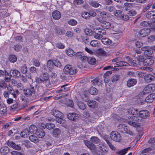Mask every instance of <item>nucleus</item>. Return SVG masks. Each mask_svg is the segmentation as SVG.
<instances>
[{
  "label": "nucleus",
  "mask_w": 155,
  "mask_h": 155,
  "mask_svg": "<svg viewBox=\"0 0 155 155\" xmlns=\"http://www.w3.org/2000/svg\"><path fill=\"white\" fill-rule=\"evenodd\" d=\"M63 71L64 73L67 74H74L77 72V70L70 65L65 66L64 68Z\"/></svg>",
  "instance_id": "1"
},
{
  "label": "nucleus",
  "mask_w": 155,
  "mask_h": 155,
  "mask_svg": "<svg viewBox=\"0 0 155 155\" xmlns=\"http://www.w3.org/2000/svg\"><path fill=\"white\" fill-rule=\"evenodd\" d=\"M99 21L101 23L103 28L106 29L113 30L114 28V24H111L110 22L105 20H99Z\"/></svg>",
  "instance_id": "2"
},
{
  "label": "nucleus",
  "mask_w": 155,
  "mask_h": 155,
  "mask_svg": "<svg viewBox=\"0 0 155 155\" xmlns=\"http://www.w3.org/2000/svg\"><path fill=\"white\" fill-rule=\"evenodd\" d=\"M139 118V117L136 114L135 116L131 115L129 116L128 117L129 120L128 123L131 126H134L136 124V122L140 120Z\"/></svg>",
  "instance_id": "3"
},
{
  "label": "nucleus",
  "mask_w": 155,
  "mask_h": 155,
  "mask_svg": "<svg viewBox=\"0 0 155 155\" xmlns=\"http://www.w3.org/2000/svg\"><path fill=\"white\" fill-rule=\"evenodd\" d=\"M111 139L114 141L119 142L121 140V137L119 133L117 131L112 132L110 134Z\"/></svg>",
  "instance_id": "4"
},
{
  "label": "nucleus",
  "mask_w": 155,
  "mask_h": 155,
  "mask_svg": "<svg viewBox=\"0 0 155 155\" xmlns=\"http://www.w3.org/2000/svg\"><path fill=\"white\" fill-rule=\"evenodd\" d=\"M23 93L25 95L28 97H31L35 93V89L33 87H31L23 90Z\"/></svg>",
  "instance_id": "5"
},
{
  "label": "nucleus",
  "mask_w": 155,
  "mask_h": 155,
  "mask_svg": "<svg viewBox=\"0 0 155 155\" xmlns=\"http://www.w3.org/2000/svg\"><path fill=\"white\" fill-rule=\"evenodd\" d=\"M7 111V107L5 104L0 103V114L4 116H6Z\"/></svg>",
  "instance_id": "6"
},
{
  "label": "nucleus",
  "mask_w": 155,
  "mask_h": 155,
  "mask_svg": "<svg viewBox=\"0 0 155 155\" xmlns=\"http://www.w3.org/2000/svg\"><path fill=\"white\" fill-rule=\"evenodd\" d=\"M151 31L149 28H144L140 30L138 33L139 35L141 37H144L148 35Z\"/></svg>",
  "instance_id": "7"
},
{
  "label": "nucleus",
  "mask_w": 155,
  "mask_h": 155,
  "mask_svg": "<svg viewBox=\"0 0 155 155\" xmlns=\"http://www.w3.org/2000/svg\"><path fill=\"white\" fill-rule=\"evenodd\" d=\"M139 116L142 118H147L150 116L149 112L147 110H143L139 112Z\"/></svg>",
  "instance_id": "8"
},
{
  "label": "nucleus",
  "mask_w": 155,
  "mask_h": 155,
  "mask_svg": "<svg viewBox=\"0 0 155 155\" xmlns=\"http://www.w3.org/2000/svg\"><path fill=\"white\" fill-rule=\"evenodd\" d=\"M40 78H41L45 82H48V85H46V86L50 87L49 85H50L49 81H48L49 79V77L48 74L47 73H42L40 76Z\"/></svg>",
  "instance_id": "9"
},
{
  "label": "nucleus",
  "mask_w": 155,
  "mask_h": 155,
  "mask_svg": "<svg viewBox=\"0 0 155 155\" xmlns=\"http://www.w3.org/2000/svg\"><path fill=\"white\" fill-rule=\"evenodd\" d=\"M10 74L11 77L15 78H18L21 76L20 72L16 70H11L10 71Z\"/></svg>",
  "instance_id": "10"
},
{
  "label": "nucleus",
  "mask_w": 155,
  "mask_h": 155,
  "mask_svg": "<svg viewBox=\"0 0 155 155\" xmlns=\"http://www.w3.org/2000/svg\"><path fill=\"white\" fill-rule=\"evenodd\" d=\"M51 114L57 118L58 117H63V114L60 111L56 109H53L52 110Z\"/></svg>",
  "instance_id": "11"
},
{
  "label": "nucleus",
  "mask_w": 155,
  "mask_h": 155,
  "mask_svg": "<svg viewBox=\"0 0 155 155\" xmlns=\"http://www.w3.org/2000/svg\"><path fill=\"white\" fill-rule=\"evenodd\" d=\"M8 145L11 146L12 148L18 150H19L21 149V147L18 145H16L13 141H8L7 143Z\"/></svg>",
  "instance_id": "12"
},
{
  "label": "nucleus",
  "mask_w": 155,
  "mask_h": 155,
  "mask_svg": "<svg viewBox=\"0 0 155 155\" xmlns=\"http://www.w3.org/2000/svg\"><path fill=\"white\" fill-rule=\"evenodd\" d=\"M53 60H49L47 63V67L48 69L50 71H52L54 67Z\"/></svg>",
  "instance_id": "13"
},
{
  "label": "nucleus",
  "mask_w": 155,
  "mask_h": 155,
  "mask_svg": "<svg viewBox=\"0 0 155 155\" xmlns=\"http://www.w3.org/2000/svg\"><path fill=\"white\" fill-rule=\"evenodd\" d=\"M137 81L134 79H130L127 81V86L128 87H130L133 86L136 84Z\"/></svg>",
  "instance_id": "14"
},
{
  "label": "nucleus",
  "mask_w": 155,
  "mask_h": 155,
  "mask_svg": "<svg viewBox=\"0 0 155 155\" xmlns=\"http://www.w3.org/2000/svg\"><path fill=\"white\" fill-rule=\"evenodd\" d=\"M67 117L69 119L73 121H75L78 118V115L74 113L68 114Z\"/></svg>",
  "instance_id": "15"
},
{
  "label": "nucleus",
  "mask_w": 155,
  "mask_h": 155,
  "mask_svg": "<svg viewBox=\"0 0 155 155\" xmlns=\"http://www.w3.org/2000/svg\"><path fill=\"white\" fill-rule=\"evenodd\" d=\"M84 143L87 147L91 150H94L95 148V145L90 141L85 140Z\"/></svg>",
  "instance_id": "16"
},
{
  "label": "nucleus",
  "mask_w": 155,
  "mask_h": 155,
  "mask_svg": "<svg viewBox=\"0 0 155 155\" xmlns=\"http://www.w3.org/2000/svg\"><path fill=\"white\" fill-rule=\"evenodd\" d=\"M153 60L151 58H148L144 60V64L145 66H150L152 65L154 63Z\"/></svg>",
  "instance_id": "17"
},
{
  "label": "nucleus",
  "mask_w": 155,
  "mask_h": 155,
  "mask_svg": "<svg viewBox=\"0 0 155 155\" xmlns=\"http://www.w3.org/2000/svg\"><path fill=\"white\" fill-rule=\"evenodd\" d=\"M154 79V77L151 74H146L144 77V80L147 83L153 81Z\"/></svg>",
  "instance_id": "18"
},
{
  "label": "nucleus",
  "mask_w": 155,
  "mask_h": 155,
  "mask_svg": "<svg viewBox=\"0 0 155 155\" xmlns=\"http://www.w3.org/2000/svg\"><path fill=\"white\" fill-rule=\"evenodd\" d=\"M52 16L54 19L58 20L61 17V15L59 11L56 10L53 12Z\"/></svg>",
  "instance_id": "19"
},
{
  "label": "nucleus",
  "mask_w": 155,
  "mask_h": 155,
  "mask_svg": "<svg viewBox=\"0 0 155 155\" xmlns=\"http://www.w3.org/2000/svg\"><path fill=\"white\" fill-rule=\"evenodd\" d=\"M155 98L154 94H151L148 96L145 99V101L147 103H151Z\"/></svg>",
  "instance_id": "20"
},
{
  "label": "nucleus",
  "mask_w": 155,
  "mask_h": 155,
  "mask_svg": "<svg viewBox=\"0 0 155 155\" xmlns=\"http://www.w3.org/2000/svg\"><path fill=\"white\" fill-rule=\"evenodd\" d=\"M87 104L89 107L91 108H95L97 107V103L94 101H88Z\"/></svg>",
  "instance_id": "21"
},
{
  "label": "nucleus",
  "mask_w": 155,
  "mask_h": 155,
  "mask_svg": "<svg viewBox=\"0 0 155 155\" xmlns=\"http://www.w3.org/2000/svg\"><path fill=\"white\" fill-rule=\"evenodd\" d=\"M146 17L149 19H155V11L149 12L146 14Z\"/></svg>",
  "instance_id": "22"
},
{
  "label": "nucleus",
  "mask_w": 155,
  "mask_h": 155,
  "mask_svg": "<svg viewBox=\"0 0 155 155\" xmlns=\"http://www.w3.org/2000/svg\"><path fill=\"white\" fill-rule=\"evenodd\" d=\"M151 91H152V87L151 85H149L146 86L142 91L143 94H148L151 92Z\"/></svg>",
  "instance_id": "23"
},
{
  "label": "nucleus",
  "mask_w": 155,
  "mask_h": 155,
  "mask_svg": "<svg viewBox=\"0 0 155 155\" xmlns=\"http://www.w3.org/2000/svg\"><path fill=\"white\" fill-rule=\"evenodd\" d=\"M28 131L31 134H36L37 131V128L36 126L32 125L30 127Z\"/></svg>",
  "instance_id": "24"
},
{
  "label": "nucleus",
  "mask_w": 155,
  "mask_h": 155,
  "mask_svg": "<svg viewBox=\"0 0 155 155\" xmlns=\"http://www.w3.org/2000/svg\"><path fill=\"white\" fill-rule=\"evenodd\" d=\"M60 130L58 128H55L53 130L52 136L54 137H57L60 135Z\"/></svg>",
  "instance_id": "25"
},
{
  "label": "nucleus",
  "mask_w": 155,
  "mask_h": 155,
  "mask_svg": "<svg viewBox=\"0 0 155 155\" xmlns=\"http://www.w3.org/2000/svg\"><path fill=\"white\" fill-rule=\"evenodd\" d=\"M9 149L7 147H2L0 150V152L3 155L7 154L9 152Z\"/></svg>",
  "instance_id": "26"
},
{
  "label": "nucleus",
  "mask_w": 155,
  "mask_h": 155,
  "mask_svg": "<svg viewBox=\"0 0 155 155\" xmlns=\"http://www.w3.org/2000/svg\"><path fill=\"white\" fill-rule=\"evenodd\" d=\"M55 127L54 125L53 124L51 123H47L45 125H44L42 127H40V128L42 129H44L46 127L47 129L49 130H51L53 128Z\"/></svg>",
  "instance_id": "27"
},
{
  "label": "nucleus",
  "mask_w": 155,
  "mask_h": 155,
  "mask_svg": "<svg viewBox=\"0 0 155 155\" xmlns=\"http://www.w3.org/2000/svg\"><path fill=\"white\" fill-rule=\"evenodd\" d=\"M91 142L94 143H98L100 142V140L98 137L95 136L91 137L90 140Z\"/></svg>",
  "instance_id": "28"
},
{
  "label": "nucleus",
  "mask_w": 155,
  "mask_h": 155,
  "mask_svg": "<svg viewBox=\"0 0 155 155\" xmlns=\"http://www.w3.org/2000/svg\"><path fill=\"white\" fill-rule=\"evenodd\" d=\"M36 135L39 138H42L45 136V133L44 130H38L36 132Z\"/></svg>",
  "instance_id": "29"
},
{
  "label": "nucleus",
  "mask_w": 155,
  "mask_h": 155,
  "mask_svg": "<svg viewBox=\"0 0 155 155\" xmlns=\"http://www.w3.org/2000/svg\"><path fill=\"white\" fill-rule=\"evenodd\" d=\"M29 133V132L28 130L25 129L21 132L20 135L22 137L26 138L28 136Z\"/></svg>",
  "instance_id": "30"
},
{
  "label": "nucleus",
  "mask_w": 155,
  "mask_h": 155,
  "mask_svg": "<svg viewBox=\"0 0 155 155\" xmlns=\"http://www.w3.org/2000/svg\"><path fill=\"white\" fill-rule=\"evenodd\" d=\"M90 45L93 47H98L100 45V43L97 40H93L91 41Z\"/></svg>",
  "instance_id": "31"
},
{
  "label": "nucleus",
  "mask_w": 155,
  "mask_h": 155,
  "mask_svg": "<svg viewBox=\"0 0 155 155\" xmlns=\"http://www.w3.org/2000/svg\"><path fill=\"white\" fill-rule=\"evenodd\" d=\"M129 113L132 114V115H136L138 112V111L137 109H135L134 108H130L128 111Z\"/></svg>",
  "instance_id": "32"
},
{
  "label": "nucleus",
  "mask_w": 155,
  "mask_h": 155,
  "mask_svg": "<svg viewBox=\"0 0 155 155\" xmlns=\"http://www.w3.org/2000/svg\"><path fill=\"white\" fill-rule=\"evenodd\" d=\"M101 41L104 44L107 45H110L111 43V41L107 38H102Z\"/></svg>",
  "instance_id": "33"
},
{
  "label": "nucleus",
  "mask_w": 155,
  "mask_h": 155,
  "mask_svg": "<svg viewBox=\"0 0 155 155\" xmlns=\"http://www.w3.org/2000/svg\"><path fill=\"white\" fill-rule=\"evenodd\" d=\"M130 149V147H128L124 149L119 150L116 153L120 155H124L127 153L128 150Z\"/></svg>",
  "instance_id": "34"
},
{
  "label": "nucleus",
  "mask_w": 155,
  "mask_h": 155,
  "mask_svg": "<svg viewBox=\"0 0 155 155\" xmlns=\"http://www.w3.org/2000/svg\"><path fill=\"white\" fill-rule=\"evenodd\" d=\"M11 76L9 75V73L7 71H5V78L4 79L5 81L7 82H9L10 81Z\"/></svg>",
  "instance_id": "35"
},
{
  "label": "nucleus",
  "mask_w": 155,
  "mask_h": 155,
  "mask_svg": "<svg viewBox=\"0 0 155 155\" xmlns=\"http://www.w3.org/2000/svg\"><path fill=\"white\" fill-rule=\"evenodd\" d=\"M30 140L35 143H37L38 141V138L35 136L32 135L30 136L29 137Z\"/></svg>",
  "instance_id": "36"
},
{
  "label": "nucleus",
  "mask_w": 155,
  "mask_h": 155,
  "mask_svg": "<svg viewBox=\"0 0 155 155\" xmlns=\"http://www.w3.org/2000/svg\"><path fill=\"white\" fill-rule=\"evenodd\" d=\"M132 4L128 2H125L124 3V5L123 7V10L124 11H127L131 6Z\"/></svg>",
  "instance_id": "37"
},
{
  "label": "nucleus",
  "mask_w": 155,
  "mask_h": 155,
  "mask_svg": "<svg viewBox=\"0 0 155 155\" xmlns=\"http://www.w3.org/2000/svg\"><path fill=\"white\" fill-rule=\"evenodd\" d=\"M16 56L14 54L10 55L9 57V61L12 63H14L17 60Z\"/></svg>",
  "instance_id": "38"
},
{
  "label": "nucleus",
  "mask_w": 155,
  "mask_h": 155,
  "mask_svg": "<svg viewBox=\"0 0 155 155\" xmlns=\"http://www.w3.org/2000/svg\"><path fill=\"white\" fill-rule=\"evenodd\" d=\"M89 93L92 95H95L97 93V91L94 87H91L89 90Z\"/></svg>",
  "instance_id": "39"
},
{
  "label": "nucleus",
  "mask_w": 155,
  "mask_h": 155,
  "mask_svg": "<svg viewBox=\"0 0 155 155\" xmlns=\"http://www.w3.org/2000/svg\"><path fill=\"white\" fill-rule=\"evenodd\" d=\"M87 62L89 64L94 65V64L96 62V59L94 58L89 57L88 58Z\"/></svg>",
  "instance_id": "40"
},
{
  "label": "nucleus",
  "mask_w": 155,
  "mask_h": 155,
  "mask_svg": "<svg viewBox=\"0 0 155 155\" xmlns=\"http://www.w3.org/2000/svg\"><path fill=\"white\" fill-rule=\"evenodd\" d=\"M66 104L68 106L72 108L74 106V103L72 100L70 99H68L66 101Z\"/></svg>",
  "instance_id": "41"
},
{
  "label": "nucleus",
  "mask_w": 155,
  "mask_h": 155,
  "mask_svg": "<svg viewBox=\"0 0 155 155\" xmlns=\"http://www.w3.org/2000/svg\"><path fill=\"white\" fill-rule=\"evenodd\" d=\"M126 126L124 124H119L117 126V129L119 131L122 133L124 130V128Z\"/></svg>",
  "instance_id": "42"
},
{
  "label": "nucleus",
  "mask_w": 155,
  "mask_h": 155,
  "mask_svg": "<svg viewBox=\"0 0 155 155\" xmlns=\"http://www.w3.org/2000/svg\"><path fill=\"white\" fill-rule=\"evenodd\" d=\"M67 54L70 57H72L75 54V52L71 49H69L67 50Z\"/></svg>",
  "instance_id": "43"
},
{
  "label": "nucleus",
  "mask_w": 155,
  "mask_h": 155,
  "mask_svg": "<svg viewBox=\"0 0 155 155\" xmlns=\"http://www.w3.org/2000/svg\"><path fill=\"white\" fill-rule=\"evenodd\" d=\"M55 30L56 31L57 34L60 35H62L65 33V30H64L56 28Z\"/></svg>",
  "instance_id": "44"
},
{
  "label": "nucleus",
  "mask_w": 155,
  "mask_h": 155,
  "mask_svg": "<svg viewBox=\"0 0 155 155\" xmlns=\"http://www.w3.org/2000/svg\"><path fill=\"white\" fill-rule=\"evenodd\" d=\"M122 133H126L127 134H128L130 135H133V133L131 131L128 127L126 126L124 128V130Z\"/></svg>",
  "instance_id": "45"
},
{
  "label": "nucleus",
  "mask_w": 155,
  "mask_h": 155,
  "mask_svg": "<svg viewBox=\"0 0 155 155\" xmlns=\"http://www.w3.org/2000/svg\"><path fill=\"white\" fill-rule=\"evenodd\" d=\"M122 133H126L127 134H128L130 135H133V133L131 131L128 127L126 126L124 128V130Z\"/></svg>",
  "instance_id": "46"
},
{
  "label": "nucleus",
  "mask_w": 155,
  "mask_h": 155,
  "mask_svg": "<svg viewBox=\"0 0 155 155\" xmlns=\"http://www.w3.org/2000/svg\"><path fill=\"white\" fill-rule=\"evenodd\" d=\"M122 133H126L127 134H128L130 135H133V133L131 131L128 127L126 126L124 128V130Z\"/></svg>",
  "instance_id": "47"
},
{
  "label": "nucleus",
  "mask_w": 155,
  "mask_h": 155,
  "mask_svg": "<svg viewBox=\"0 0 155 155\" xmlns=\"http://www.w3.org/2000/svg\"><path fill=\"white\" fill-rule=\"evenodd\" d=\"M79 107L82 110H84L86 108V105L83 103L79 102L78 103Z\"/></svg>",
  "instance_id": "48"
},
{
  "label": "nucleus",
  "mask_w": 155,
  "mask_h": 155,
  "mask_svg": "<svg viewBox=\"0 0 155 155\" xmlns=\"http://www.w3.org/2000/svg\"><path fill=\"white\" fill-rule=\"evenodd\" d=\"M120 78V76L119 75L115 74L113 75L111 78V80L112 82H117Z\"/></svg>",
  "instance_id": "49"
},
{
  "label": "nucleus",
  "mask_w": 155,
  "mask_h": 155,
  "mask_svg": "<svg viewBox=\"0 0 155 155\" xmlns=\"http://www.w3.org/2000/svg\"><path fill=\"white\" fill-rule=\"evenodd\" d=\"M13 123V122H11L4 124L2 126V128L4 129H7L8 127H10V126L12 125Z\"/></svg>",
  "instance_id": "50"
},
{
  "label": "nucleus",
  "mask_w": 155,
  "mask_h": 155,
  "mask_svg": "<svg viewBox=\"0 0 155 155\" xmlns=\"http://www.w3.org/2000/svg\"><path fill=\"white\" fill-rule=\"evenodd\" d=\"M63 117H58L56 119L57 122L61 124H63L65 122V120L63 119Z\"/></svg>",
  "instance_id": "51"
},
{
  "label": "nucleus",
  "mask_w": 155,
  "mask_h": 155,
  "mask_svg": "<svg viewBox=\"0 0 155 155\" xmlns=\"http://www.w3.org/2000/svg\"><path fill=\"white\" fill-rule=\"evenodd\" d=\"M81 16L83 18L86 19H89L90 18L89 13L87 12H83L81 14Z\"/></svg>",
  "instance_id": "52"
},
{
  "label": "nucleus",
  "mask_w": 155,
  "mask_h": 155,
  "mask_svg": "<svg viewBox=\"0 0 155 155\" xmlns=\"http://www.w3.org/2000/svg\"><path fill=\"white\" fill-rule=\"evenodd\" d=\"M21 72L23 74H26L27 71V68L26 64L21 66Z\"/></svg>",
  "instance_id": "53"
},
{
  "label": "nucleus",
  "mask_w": 155,
  "mask_h": 155,
  "mask_svg": "<svg viewBox=\"0 0 155 155\" xmlns=\"http://www.w3.org/2000/svg\"><path fill=\"white\" fill-rule=\"evenodd\" d=\"M68 23L70 25L72 26H74L77 25V21L74 19H70L68 21Z\"/></svg>",
  "instance_id": "54"
},
{
  "label": "nucleus",
  "mask_w": 155,
  "mask_h": 155,
  "mask_svg": "<svg viewBox=\"0 0 155 155\" xmlns=\"http://www.w3.org/2000/svg\"><path fill=\"white\" fill-rule=\"evenodd\" d=\"M153 5V2H150L146 6H145L143 9V11L145 12L147 10L150 9L151 6Z\"/></svg>",
  "instance_id": "55"
},
{
  "label": "nucleus",
  "mask_w": 155,
  "mask_h": 155,
  "mask_svg": "<svg viewBox=\"0 0 155 155\" xmlns=\"http://www.w3.org/2000/svg\"><path fill=\"white\" fill-rule=\"evenodd\" d=\"M54 66H55L58 68H60L61 66V64L60 62L57 60H53Z\"/></svg>",
  "instance_id": "56"
},
{
  "label": "nucleus",
  "mask_w": 155,
  "mask_h": 155,
  "mask_svg": "<svg viewBox=\"0 0 155 155\" xmlns=\"http://www.w3.org/2000/svg\"><path fill=\"white\" fill-rule=\"evenodd\" d=\"M130 65L134 67L138 66L139 65V62L137 61L134 60L130 62Z\"/></svg>",
  "instance_id": "57"
},
{
  "label": "nucleus",
  "mask_w": 155,
  "mask_h": 155,
  "mask_svg": "<svg viewBox=\"0 0 155 155\" xmlns=\"http://www.w3.org/2000/svg\"><path fill=\"white\" fill-rule=\"evenodd\" d=\"M84 32L85 33L88 35L91 36L92 34V30L89 28H86L84 30Z\"/></svg>",
  "instance_id": "58"
},
{
  "label": "nucleus",
  "mask_w": 155,
  "mask_h": 155,
  "mask_svg": "<svg viewBox=\"0 0 155 155\" xmlns=\"http://www.w3.org/2000/svg\"><path fill=\"white\" fill-rule=\"evenodd\" d=\"M0 86L3 88H5L6 87V84L4 80H0Z\"/></svg>",
  "instance_id": "59"
},
{
  "label": "nucleus",
  "mask_w": 155,
  "mask_h": 155,
  "mask_svg": "<svg viewBox=\"0 0 155 155\" xmlns=\"http://www.w3.org/2000/svg\"><path fill=\"white\" fill-rule=\"evenodd\" d=\"M22 46L21 45H16L14 46V48L16 51H19L21 48Z\"/></svg>",
  "instance_id": "60"
},
{
  "label": "nucleus",
  "mask_w": 155,
  "mask_h": 155,
  "mask_svg": "<svg viewBox=\"0 0 155 155\" xmlns=\"http://www.w3.org/2000/svg\"><path fill=\"white\" fill-rule=\"evenodd\" d=\"M153 52L151 50V48H149L147 50V51L144 52V54L145 55L147 56H150L153 53Z\"/></svg>",
  "instance_id": "61"
},
{
  "label": "nucleus",
  "mask_w": 155,
  "mask_h": 155,
  "mask_svg": "<svg viewBox=\"0 0 155 155\" xmlns=\"http://www.w3.org/2000/svg\"><path fill=\"white\" fill-rule=\"evenodd\" d=\"M90 5L94 7L97 8L98 7L99 5H101L98 3H97L96 1H93L91 2Z\"/></svg>",
  "instance_id": "62"
},
{
  "label": "nucleus",
  "mask_w": 155,
  "mask_h": 155,
  "mask_svg": "<svg viewBox=\"0 0 155 155\" xmlns=\"http://www.w3.org/2000/svg\"><path fill=\"white\" fill-rule=\"evenodd\" d=\"M83 2L82 0H74V4L76 5L82 4Z\"/></svg>",
  "instance_id": "63"
},
{
  "label": "nucleus",
  "mask_w": 155,
  "mask_h": 155,
  "mask_svg": "<svg viewBox=\"0 0 155 155\" xmlns=\"http://www.w3.org/2000/svg\"><path fill=\"white\" fill-rule=\"evenodd\" d=\"M33 64L37 67H39L40 65V62L37 59H35L33 61Z\"/></svg>",
  "instance_id": "64"
}]
</instances>
